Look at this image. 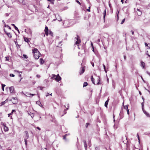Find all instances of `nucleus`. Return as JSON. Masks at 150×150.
<instances>
[{
  "mask_svg": "<svg viewBox=\"0 0 150 150\" xmlns=\"http://www.w3.org/2000/svg\"><path fill=\"white\" fill-rule=\"evenodd\" d=\"M95 150H100V148L98 146L96 147L95 148Z\"/></svg>",
  "mask_w": 150,
  "mask_h": 150,
  "instance_id": "4c0bfd02",
  "label": "nucleus"
},
{
  "mask_svg": "<svg viewBox=\"0 0 150 150\" xmlns=\"http://www.w3.org/2000/svg\"><path fill=\"white\" fill-rule=\"evenodd\" d=\"M4 30L6 34L10 38H11L12 37V35H11V34L10 33H6L5 30L4 29Z\"/></svg>",
  "mask_w": 150,
  "mask_h": 150,
  "instance_id": "f8f14e48",
  "label": "nucleus"
},
{
  "mask_svg": "<svg viewBox=\"0 0 150 150\" xmlns=\"http://www.w3.org/2000/svg\"><path fill=\"white\" fill-rule=\"evenodd\" d=\"M7 27H8V28L9 29H10V30H11V28L10 26H9L8 25H7Z\"/></svg>",
  "mask_w": 150,
  "mask_h": 150,
  "instance_id": "bf43d9fd",
  "label": "nucleus"
},
{
  "mask_svg": "<svg viewBox=\"0 0 150 150\" xmlns=\"http://www.w3.org/2000/svg\"><path fill=\"white\" fill-rule=\"evenodd\" d=\"M137 137L138 139L139 140V143L140 142V139L139 137V136L138 134H137Z\"/></svg>",
  "mask_w": 150,
  "mask_h": 150,
  "instance_id": "c85d7f7f",
  "label": "nucleus"
},
{
  "mask_svg": "<svg viewBox=\"0 0 150 150\" xmlns=\"http://www.w3.org/2000/svg\"><path fill=\"white\" fill-rule=\"evenodd\" d=\"M137 13L138 16H140L142 14V12L139 9H137Z\"/></svg>",
  "mask_w": 150,
  "mask_h": 150,
  "instance_id": "9b49d317",
  "label": "nucleus"
},
{
  "mask_svg": "<svg viewBox=\"0 0 150 150\" xmlns=\"http://www.w3.org/2000/svg\"><path fill=\"white\" fill-rule=\"evenodd\" d=\"M25 140V145L26 146L27 145L28 141L27 140L24 139Z\"/></svg>",
  "mask_w": 150,
  "mask_h": 150,
  "instance_id": "c9c22d12",
  "label": "nucleus"
},
{
  "mask_svg": "<svg viewBox=\"0 0 150 150\" xmlns=\"http://www.w3.org/2000/svg\"><path fill=\"white\" fill-rule=\"evenodd\" d=\"M85 71V68L84 67H83L82 68V69L81 72H80V74H82Z\"/></svg>",
  "mask_w": 150,
  "mask_h": 150,
  "instance_id": "ddd939ff",
  "label": "nucleus"
},
{
  "mask_svg": "<svg viewBox=\"0 0 150 150\" xmlns=\"http://www.w3.org/2000/svg\"><path fill=\"white\" fill-rule=\"evenodd\" d=\"M49 95V94L48 93H47V94L46 95V96L47 97Z\"/></svg>",
  "mask_w": 150,
  "mask_h": 150,
  "instance_id": "e2e57ef3",
  "label": "nucleus"
},
{
  "mask_svg": "<svg viewBox=\"0 0 150 150\" xmlns=\"http://www.w3.org/2000/svg\"><path fill=\"white\" fill-rule=\"evenodd\" d=\"M1 125H3L4 127H5V126H6V125H5V123H3V122H1Z\"/></svg>",
  "mask_w": 150,
  "mask_h": 150,
  "instance_id": "de8ad7c7",
  "label": "nucleus"
},
{
  "mask_svg": "<svg viewBox=\"0 0 150 150\" xmlns=\"http://www.w3.org/2000/svg\"><path fill=\"white\" fill-rule=\"evenodd\" d=\"M144 113L148 117H150V115L146 111H145L144 109V110H142Z\"/></svg>",
  "mask_w": 150,
  "mask_h": 150,
  "instance_id": "1a4fd4ad",
  "label": "nucleus"
},
{
  "mask_svg": "<svg viewBox=\"0 0 150 150\" xmlns=\"http://www.w3.org/2000/svg\"><path fill=\"white\" fill-rule=\"evenodd\" d=\"M90 125V123L88 122H87L86 123V128H87L88 125Z\"/></svg>",
  "mask_w": 150,
  "mask_h": 150,
  "instance_id": "58836bf2",
  "label": "nucleus"
},
{
  "mask_svg": "<svg viewBox=\"0 0 150 150\" xmlns=\"http://www.w3.org/2000/svg\"><path fill=\"white\" fill-rule=\"evenodd\" d=\"M28 114L31 117L33 118L34 117V115L33 113L30 112V113H28Z\"/></svg>",
  "mask_w": 150,
  "mask_h": 150,
  "instance_id": "a211bd4d",
  "label": "nucleus"
},
{
  "mask_svg": "<svg viewBox=\"0 0 150 150\" xmlns=\"http://www.w3.org/2000/svg\"><path fill=\"white\" fill-rule=\"evenodd\" d=\"M83 142L84 146L85 147V150H87V146L86 142V140H83Z\"/></svg>",
  "mask_w": 150,
  "mask_h": 150,
  "instance_id": "0eeeda50",
  "label": "nucleus"
},
{
  "mask_svg": "<svg viewBox=\"0 0 150 150\" xmlns=\"http://www.w3.org/2000/svg\"><path fill=\"white\" fill-rule=\"evenodd\" d=\"M91 64H92V66L93 67H94V64L93 63V62H91Z\"/></svg>",
  "mask_w": 150,
  "mask_h": 150,
  "instance_id": "680f3d73",
  "label": "nucleus"
},
{
  "mask_svg": "<svg viewBox=\"0 0 150 150\" xmlns=\"http://www.w3.org/2000/svg\"><path fill=\"white\" fill-rule=\"evenodd\" d=\"M18 81L20 82L21 81V80L23 79V78L21 77V76H18Z\"/></svg>",
  "mask_w": 150,
  "mask_h": 150,
  "instance_id": "f3484780",
  "label": "nucleus"
},
{
  "mask_svg": "<svg viewBox=\"0 0 150 150\" xmlns=\"http://www.w3.org/2000/svg\"><path fill=\"white\" fill-rule=\"evenodd\" d=\"M36 128H37V129H38L39 130H41V129H40V128L38 127H37Z\"/></svg>",
  "mask_w": 150,
  "mask_h": 150,
  "instance_id": "4d7b16f0",
  "label": "nucleus"
},
{
  "mask_svg": "<svg viewBox=\"0 0 150 150\" xmlns=\"http://www.w3.org/2000/svg\"><path fill=\"white\" fill-rule=\"evenodd\" d=\"M141 104H142V110H144V102L142 103Z\"/></svg>",
  "mask_w": 150,
  "mask_h": 150,
  "instance_id": "7c9ffc66",
  "label": "nucleus"
},
{
  "mask_svg": "<svg viewBox=\"0 0 150 150\" xmlns=\"http://www.w3.org/2000/svg\"><path fill=\"white\" fill-rule=\"evenodd\" d=\"M49 34L51 36H52V35H53V33L51 31H50V30H49Z\"/></svg>",
  "mask_w": 150,
  "mask_h": 150,
  "instance_id": "473e14b6",
  "label": "nucleus"
},
{
  "mask_svg": "<svg viewBox=\"0 0 150 150\" xmlns=\"http://www.w3.org/2000/svg\"><path fill=\"white\" fill-rule=\"evenodd\" d=\"M1 87H2V89L3 91H4V87L6 86L4 84H1Z\"/></svg>",
  "mask_w": 150,
  "mask_h": 150,
  "instance_id": "412c9836",
  "label": "nucleus"
},
{
  "mask_svg": "<svg viewBox=\"0 0 150 150\" xmlns=\"http://www.w3.org/2000/svg\"><path fill=\"white\" fill-rule=\"evenodd\" d=\"M90 6L89 7V8L88 9H87V11L89 12H90Z\"/></svg>",
  "mask_w": 150,
  "mask_h": 150,
  "instance_id": "5fc2aeb1",
  "label": "nucleus"
},
{
  "mask_svg": "<svg viewBox=\"0 0 150 150\" xmlns=\"http://www.w3.org/2000/svg\"><path fill=\"white\" fill-rule=\"evenodd\" d=\"M51 78L53 79H55L57 82H59L61 79V78L60 76H53Z\"/></svg>",
  "mask_w": 150,
  "mask_h": 150,
  "instance_id": "7ed1b4c3",
  "label": "nucleus"
},
{
  "mask_svg": "<svg viewBox=\"0 0 150 150\" xmlns=\"http://www.w3.org/2000/svg\"><path fill=\"white\" fill-rule=\"evenodd\" d=\"M11 25L12 26L14 27L15 30H18V28L16 27L14 24H12Z\"/></svg>",
  "mask_w": 150,
  "mask_h": 150,
  "instance_id": "bb28decb",
  "label": "nucleus"
},
{
  "mask_svg": "<svg viewBox=\"0 0 150 150\" xmlns=\"http://www.w3.org/2000/svg\"><path fill=\"white\" fill-rule=\"evenodd\" d=\"M38 88H40V89L42 90V89L43 88V87H42L41 86H39L38 87Z\"/></svg>",
  "mask_w": 150,
  "mask_h": 150,
  "instance_id": "3c124183",
  "label": "nucleus"
},
{
  "mask_svg": "<svg viewBox=\"0 0 150 150\" xmlns=\"http://www.w3.org/2000/svg\"><path fill=\"white\" fill-rule=\"evenodd\" d=\"M106 10H105H105L104 11V16H103L104 18H105V17L106 15Z\"/></svg>",
  "mask_w": 150,
  "mask_h": 150,
  "instance_id": "72a5a7b5",
  "label": "nucleus"
},
{
  "mask_svg": "<svg viewBox=\"0 0 150 150\" xmlns=\"http://www.w3.org/2000/svg\"><path fill=\"white\" fill-rule=\"evenodd\" d=\"M9 89L11 93H14V89L13 86H11L10 87Z\"/></svg>",
  "mask_w": 150,
  "mask_h": 150,
  "instance_id": "423d86ee",
  "label": "nucleus"
},
{
  "mask_svg": "<svg viewBox=\"0 0 150 150\" xmlns=\"http://www.w3.org/2000/svg\"><path fill=\"white\" fill-rule=\"evenodd\" d=\"M4 129L5 131H8V128L6 126H5Z\"/></svg>",
  "mask_w": 150,
  "mask_h": 150,
  "instance_id": "5701e85b",
  "label": "nucleus"
},
{
  "mask_svg": "<svg viewBox=\"0 0 150 150\" xmlns=\"http://www.w3.org/2000/svg\"><path fill=\"white\" fill-rule=\"evenodd\" d=\"M1 125H3L4 127H5V126H6V125H5V123H3V122H1Z\"/></svg>",
  "mask_w": 150,
  "mask_h": 150,
  "instance_id": "09e8293b",
  "label": "nucleus"
},
{
  "mask_svg": "<svg viewBox=\"0 0 150 150\" xmlns=\"http://www.w3.org/2000/svg\"><path fill=\"white\" fill-rule=\"evenodd\" d=\"M48 1H50L52 4H54V0H47Z\"/></svg>",
  "mask_w": 150,
  "mask_h": 150,
  "instance_id": "393cba45",
  "label": "nucleus"
},
{
  "mask_svg": "<svg viewBox=\"0 0 150 150\" xmlns=\"http://www.w3.org/2000/svg\"><path fill=\"white\" fill-rule=\"evenodd\" d=\"M45 33L47 35H48L49 34V31H45Z\"/></svg>",
  "mask_w": 150,
  "mask_h": 150,
  "instance_id": "a19ab883",
  "label": "nucleus"
},
{
  "mask_svg": "<svg viewBox=\"0 0 150 150\" xmlns=\"http://www.w3.org/2000/svg\"><path fill=\"white\" fill-rule=\"evenodd\" d=\"M76 2H77L79 4H80V2L78 0H76Z\"/></svg>",
  "mask_w": 150,
  "mask_h": 150,
  "instance_id": "864d4df0",
  "label": "nucleus"
},
{
  "mask_svg": "<svg viewBox=\"0 0 150 150\" xmlns=\"http://www.w3.org/2000/svg\"><path fill=\"white\" fill-rule=\"evenodd\" d=\"M12 99L15 100V101H14V102L13 103V104H16L18 102V101L17 100V99L16 97H12Z\"/></svg>",
  "mask_w": 150,
  "mask_h": 150,
  "instance_id": "9d476101",
  "label": "nucleus"
},
{
  "mask_svg": "<svg viewBox=\"0 0 150 150\" xmlns=\"http://www.w3.org/2000/svg\"><path fill=\"white\" fill-rule=\"evenodd\" d=\"M103 66L104 69H105V71L106 72H107V71H106V70L105 69V65L104 64H103Z\"/></svg>",
  "mask_w": 150,
  "mask_h": 150,
  "instance_id": "37998d69",
  "label": "nucleus"
},
{
  "mask_svg": "<svg viewBox=\"0 0 150 150\" xmlns=\"http://www.w3.org/2000/svg\"><path fill=\"white\" fill-rule=\"evenodd\" d=\"M16 110H12L11 112V113L12 114L14 112H15Z\"/></svg>",
  "mask_w": 150,
  "mask_h": 150,
  "instance_id": "a18cd8bd",
  "label": "nucleus"
},
{
  "mask_svg": "<svg viewBox=\"0 0 150 150\" xmlns=\"http://www.w3.org/2000/svg\"><path fill=\"white\" fill-rule=\"evenodd\" d=\"M91 45L92 46V48L93 49V51H94V48H93V43H92V42L91 43Z\"/></svg>",
  "mask_w": 150,
  "mask_h": 150,
  "instance_id": "c03bdc74",
  "label": "nucleus"
},
{
  "mask_svg": "<svg viewBox=\"0 0 150 150\" xmlns=\"http://www.w3.org/2000/svg\"><path fill=\"white\" fill-rule=\"evenodd\" d=\"M97 81L96 82L95 81V79L93 78V76H91V80L92 82L95 85H99L101 84L102 83V82L100 81V78L99 76H96Z\"/></svg>",
  "mask_w": 150,
  "mask_h": 150,
  "instance_id": "f257e3e1",
  "label": "nucleus"
},
{
  "mask_svg": "<svg viewBox=\"0 0 150 150\" xmlns=\"http://www.w3.org/2000/svg\"><path fill=\"white\" fill-rule=\"evenodd\" d=\"M42 150H47L46 148H45L43 149Z\"/></svg>",
  "mask_w": 150,
  "mask_h": 150,
  "instance_id": "774afa93",
  "label": "nucleus"
},
{
  "mask_svg": "<svg viewBox=\"0 0 150 150\" xmlns=\"http://www.w3.org/2000/svg\"><path fill=\"white\" fill-rule=\"evenodd\" d=\"M128 105H127L124 106V108L126 110H128Z\"/></svg>",
  "mask_w": 150,
  "mask_h": 150,
  "instance_id": "a878e982",
  "label": "nucleus"
},
{
  "mask_svg": "<svg viewBox=\"0 0 150 150\" xmlns=\"http://www.w3.org/2000/svg\"><path fill=\"white\" fill-rule=\"evenodd\" d=\"M145 45L146 46H148V44H147V43H146V42L145 43Z\"/></svg>",
  "mask_w": 150,
  "mask_h": 150,
  "instance_id": "69168bd1",
  "label": "nucleus"
},
{
  "mask_svg": "<svg viewBox=\"0 0 150 150\" xmlns=\"http://www.w3.org/2000/svg\"><path fill=\"white\" fill-rule=\"evenodd\" d=\"M6 16H9V14L7 13H6Z\"/></svg>",
  "mask_w": 150,
  "mask_h": 150,
  "instance_id": "338daca9",
  "label": "nucleus"
},
{
  "mask_svg": "<svg viewBox=\"0 0 150 150\" xmlns=\"http://www.w3.org/2000/svg\"><path fill=\"white\" fill-rule=\"evenodd\" d=\"M14 42H15V44H16V45L17 46V45H18L19 46V45H18L17 44L16 41H15Z\"/></svg>",
  "mask_w": 150,
  "mask_h": 150,
  "instance_id": "603ef678",
  "label": "nucleus"
},
{
  "mask_svg": "<svg viewBox=\"0 0 150 150\" xmlns=\"http://www.w3.org/2000/svg\"><path fill=\"white\" fill-rule=\"evenodd\" d=\"M5 58H6V60L8 61V60L9 58V57H6Z\"/></svg>",
  "mask_w": 150,
  "mask_h": 150,
  "instance_id": "13d9d810",
  "label": "nucleus"
},
{
  "mask_svg": "<svg viewBox=\"0 0 150 150\" xmlns=\"http://www.w3.org/2000/svg\"><path fill=\"white\" fill-rule=\"evenodd\" d=\"M141 67H142L143 68H144V67H145V63L144 62L142 61L141 62Z\"/></svg>",
  "mask_w": 150,
  "mask_h": 150,
  "instance_id": "dca6fc26",
  "label": "nucleus"
},
{
  "mask_svg": "<svg viewBox=\"0 0 150 150\" xmlns=\"http://www.w3.org/2000/svg\"><path fill=\"white\" fill-rule=\"evenodd\" d=\"M109 100L110 99L109 98H108L107 100L105 102V106L107 108L108 107V104Z\"/></svg>",
  "mask_w": 150,
  "mask_h": 150,
  "instance_id": "6e6552de",
  "label": "nucleus"
},
{
  "mask_svg": "<svg viewBox=\"0 0 150 150\" xmlns=\"http://www.w3.org/2000/svg\"><path fill=\"white\" fill-rule=\"evenodd\" d=\"M48 28L47 26H46L45 27V31H48L49 30H48Z\"/></svg>",
  "mask_w": 150,
  "mask_h": 150,
  "instance_id": "2f4dec72",
  "label": "nucleus"
},
{
  "mask_svg": "<svg viewBox=\"0 0 150 150\" xmlns=\"http://www.w3.org/2000/svg\"><path fill=\"white\" fill-rule=\"evenodd\" d=\"M8 101V99H7L5 101H3L1 102V105H4Z\"/></svg>",
  "mask_w": 150,
  "mask_h": 150,
  "instance_id": "4468645a",
  "label": "nucleus"
},
{
  "mask_svg": "<svg viewBox=\"0 0 150 150\" xmlns=\"http://www.w3.org/2000/svg\"><path fill=\"white\" fill-rule=\"evenodd\" d=\"M26 95H25L27 96L28 97H30V93H26Z\"/></svg>",
  "mask_w": 150,
  "mask_h": 150,
  "instance_id": "cd10ccee",
  "label": "nucleus"
},
{
  "mask_svg": "<svg viewBox=\"0 0 150 150\" xmlns=\"http://www.w3.org/2000/svg\"><path fill=\"white\" fill-rule=\"evenodd\" d=\"M88 85V84L87 82H84L83 84V87L86 86Z\"/></svg>",
  "mask_w": 150,
  "mask_h": 150,
  "instance_id": "aec40b11",
  "label": "nucleus"
},
{
  "mask_svg": "<svg viewBox=\"0 0 150 150\" xmlns=\"http://www.w3.org/2000/svg\"><path fill=\"white\" fill-rule=\"evenodd\" d=\"M23 57H24L25 58H28V57L27 56L25 55V54H23Z\"/></svg>",
  "mask_w": 150,
  "mask_h": 150,
  "instance_id": "79ce46f5",
  "label": "nucleus"
},
{
  "mask_svg": "<svg viewBox=\"0 0 150 150\" xmlns=\"http://www.w3.org/2000/svg\"><path fill=\"white\" fill-rule=\"evenodd\" d=\"M36 104L41 107L42 106V105L41 104L39 100L38 101L36 102Z\"/></svg>",
  "mask_w": 150,
  "mask_h": 150,
  "instance_id": "2eb2a0df",
  "label": "nucleus"
},
{
  "mask_svg": "<svg viewBox=\"0 0 150 150\" xmlns=\"http://www.w3.org/2000/svg\"><path fill=\"white\" fill-rule=\"evenodd\" d=\"M67 136V134H65L63 136V139L64 140L66 139V137Z\"/></svg>",
  "mask_w": 150,
  "mask_h": 150,
  "instance_id": "f704fd0d",
  "label": "nucleus"
},
{
  "mask_svg": "<svg viewBox=\"0 0 150 150\" xmlns=\"http://www.w3.org/2000/svg\"><path fill=\"white\" fill-rule=\"evenodd\" d=\"M18 1L20 3H22L23 4H24L23 3V0H18Z\"/></svg>",
  "mask_w": 150,
  "mask_h": 150,
  "instance_id": "b1692460",
  "label": "nucleus"
},
{
  "mask_svg": "<svg viewBox=\"0 0 150 150\" xmlns=\"http://www.w3.org/2000/svg\"><path fill=\"white\" fill-rule=\"evenodd\" d=\"M35 94H31L30 93V97H32L33 96L35 95Z\"/></svg>",
  "mask_w": 150,
  "mask_h": 150,
  "instance_id": "8fccbe9b",
  "label": "nucleus"
},
{
  "mask_svg": "<svg viewBox=\"0 0 150 150\" xmlns=\"http://www.w3.org/2000/svg\"><path fill=\"white\" fill-rule=\"evenodd\" d=\"M12 114L11 113H9L8 114V117H9Z\"/></svg>",
  "mask_w": 150,
  "mask_h": 150,
  "instance_id": "052dcab7",
  "label": "nucleus"
},
{
  "mask_svg": "<svg viewBox=\"0 0 150 150\" xmlns=\"http://www.w3.org/2000/svg\"><path fill=\"white\" fill-rule=\"evenodd\" d=\"M24 40L26 42H27L28 43V38H24Z\"/></svg>",
  "mask_w": 150,
  "mask_h": 150,
  "instance_id": "c756f323",
  "label": "nucleus"
},
{
  "mask_svg": "<svg viewBox=\"0 0 150 150\" xmlns=\"http://www.w3.org/2000/svg\"><path fill=\"white\" fill-rule=\"evenodd\" d=\"M76 36V37H75V40H76V41L75 42V44L77 45H78V44L81 42V41L79 36L78 35H77Z\"/></svg>",
  "mask_w": 150,
  "mask_h": 150,
  "instance_id": "20e7f679",
  "label": "nucleus"
},
{
  "mask_svg": "<svg viewBox=\"0 0 150 150\" xmlns=\"http://www.w3.org/2000/svg\"><path fill=\"white\" fill-rule=\"evenodd\" d=\"M33 56L36 59H38L40 57V53L38 50L35 48L33 50Z\"/></svg>",
  "mask_w": 150,
  "mask_h": 150,
  "instance_id": "f03ea898",
  "label": "nucleus"
},
{
  "mask_svg": "<svg viewBox=\"0 0 150 150\" xmlns=\"http://www.w3.org/2000/svg\"><path fill=\"white\" fill-rule=\"evenodd\" d=\"M122 114H123V112H122V111H121L120 113V117H121L122 118Z\"/></svg>",
  "mask_w": 150,
  "mask_h": 150,
  "instance_id": "e433bc0d",
  "label": "nucleus"
},
{
  "mask_svg": "<svg viewBox=\"0 0 150 150\" xmlns=\"http://www.w3.org/2000/svg\"><path fill=\"white\" fill-rule=\"evenodd\" d=\"M140 76V77H141V78H142V80L145 83V81L144 80L143 78L142 77V76Z\"/></svg>",
  "mask_w": 150,
  "mask_h": 150,
  "instance_id": "49530a36",
  "label": "nucleus"
},
{
  "mask_svg": "<svg viewBox=\"0 0 150 150\" xmlns=\"http://www.w3.org/2000/svg\"><path fill=\"white\" fill-rule=\"evenodd\" d=\"M57 19L59 21H62V18L59 16H58V17H57Z\"/></svg>",
  "mask_w": 150,
  "mask_h": 150,
  "instance_id": "4be33fe9",
  "label": "nucleus"
},
{
  "mask_svg": "<svg viewBox=\"0 0 150 150\" xmlns=\"http://www.w3.org/2000/svg\"><path fill=\"white\" fill-rule=\"evenodd\" d=\"M40 63L41 64H42L44 63V61L42 58H40Z\"/></svg>",
  "mask_w": 150,
  "mask_h": 150,
  "instance_id": "6ab92c4d",
  "label": "nucleus"
},
{
  "mask_svg": "<svg viewBox=\"0 0 150 150\" xmlns=\"http://www.w3.org/2000/svg\"><path fill=\"white\" fill-rule=\"evenodd\" d=\"M127 113L128 115L129 114V110H127Z\"/></svg>",
  "mask_w": 150,
  "mask_h": 150,
  "instance_id": "0e129e2a",
  "label": "nucleus"
},
{
  "mask_svg": "<svg viewBox=\"0 0 150 150\" xmlns=\"http://www.w3.org/2000/svg\"><path fill=\"white\" fill-rule=\"evenodd\" d=\"M124 58L125 60L126 59V56L125 55L124 56Z\"/></svg>",
  "mask_w": 150,
  "mask_h": 150,
  "instance_id": "6e6d98bb",
  "label": "nucleus"
},
{
  "mask_svg": "<svg viewBox=\"0 0 150 150\" xmlns=\"http://www.w3.org/2000/svg\"><path fill=\"white\" fill-rule=\"evenodd\" d=\"M125 18H124L123 19L121 23V24H123L124 23V22H125Z\"/></svg>",
  "mask_w": 150,
  "mask_h": 150,
  "instance_id": "ea45409f",
  "label": "nucleus"
},
{
  "mask_svg": "<svg viewBox=\"0 0 150 150\" xmlns=\"http://www.w3.org/2000/svg\"><path fill=\"white\" fill-rule=\"evenodd\" d=\"M24 133L26 134V135L24 136V139L27 140L29 138V135L27 131H25L24 132Z\"/></svg>",
  "mask_w": 150,
  "mask_h": 150,
  "instance_id": "39448f33",
  "label": "nucleus"
}]
</instances>
